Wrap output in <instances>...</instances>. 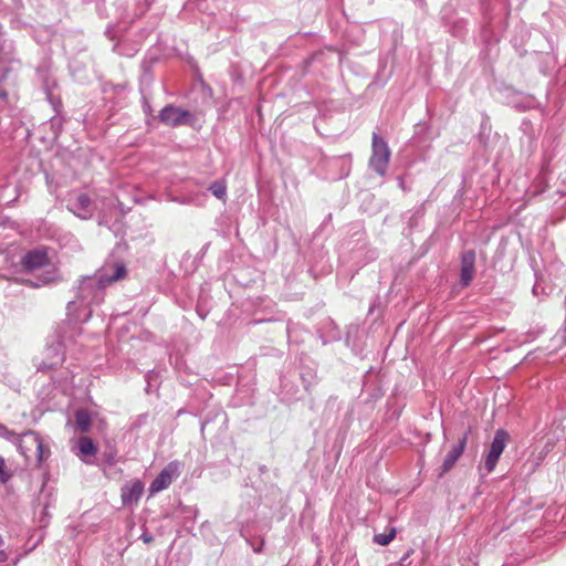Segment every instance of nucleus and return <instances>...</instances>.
<instances>
[{"label": "nucleus", "mask_w": 566, "mask_h": 566, "mask_svg": "<svg viewBox=\"0 0 566 566\" xmlns=\"http://www.w3.org/2000/svg\"><path fill=\"white\" fill-rule=\"evenodd\" d=\"M3 543V539H2V536L0 535V546L2 545Z\"/></svg>", "instance_id": "obj_27"}, {"label": "nucleus", "mask_w": 566, "mask_h": 566, "mask_svg": "<svg viewBox=\"0 0 566 566\" xmlns=\"http://www.w3.org/2000/svg\"><path fill=\"white\" fill-rule=\"evenodd\" d=\"M209 190L212 192V195L220 199V200H224L226 196H227V186L224 184V181L222 180H217L214 182H212L209 187Z\"/></svg>", "instance_id": "obj_17"}, {"label": "nucleus", "mask_w": 566, "mask_h": 566, "mask_svg": "<svg viewBox=\"0 0 566 566\" xmlns=\"http://www.w3.org/2000/svg\"><path fill=\"white\" fill-rule=\"evenodd\" d=\"M48 352H50V353H51V352H54L55 354H57V347H50V348L48 349ZM63 360H64V357H63V356H59V355H56V356H55V358H54L53 360H51L50 363L42 361V363L39 365L38 369H39V370H42V371H46V370H49V369H52V368H54V367H56V366L61 365V364L63 363Z\"/></svg>", "instance_id": "obj_15"}, {"label": "nucleus", "mask_w": 566, "mask_h": 566, "mask_svg": "<svg viewBox=\"0 0 566 566\" xmlns=\"http://www.w3.org/2000/svg\"><path fill=\"white\" fill-rule=\"evenodd\" d=\"M75 304V302H69L67 308L71 310V307Z\"/></svg>", "instance_id": "obj_26"}, {"label": "nucleus", "mask_w": 566, "mask_h": 566, "mask_svg": "<svg viewBox=\"0 0 566 566\" xmlns=\"http://www.w3.org/2000/svg\"><path fill=\"white\" fill-rule=\"evenodd\" d=\"M0 437L6 438L9 441L15 442L18 434L14 431L9 430L4 424L0 423Z\"/></svg>", "instance_id": "obj_19"}, {"label": "nucleus", "mask_w": 566, "mask_h": 566, "mask_svg": "<svg viewBox=\"0 0 566 566\" xmlns=\"http://www.w3.org/2000/svg\"><path fill=\"white\" fill-rule=\"evenodd\" d=\"M8 559V554L4 551H0V563H3Z\"/></svg>", "instance_id": "obj_22"}, {"label": "nucleus", "mask_w": 566, "mask_h": 566, "mask_svg": "<svg viewBox=\"0 0 566 566\" xmlns=\"http://www.w3.org/2000/svg\"><path fill=\"white\" fill-rule=\"evenodd\" d=\"M144 492V483L135 480L122 488V502L124 505L137 503Z\"/></svg>", "instance_id": "obj_11"}, {"label": "nucleus", "mask_w": 566, "mask_h": 566, "mask_svg": "<svg viewBox=\"0 0 566 566\" xmlns=\"http://www.w3.org/2000/svg\"><path fill=\"white\" fill-rule=\"evenodd\" d=\"M107 271V269H103V271L97 274L96 284H98L99 287H106L112 283L123 280L127 274L126 266L122 263L115 265L112 274H108Z\"/></svg>", "instance_id": "obj_12"}, {"label": "nucleus", "mask_w": 566, "mask_h": 566, "mask_svg": "<svg viewBox=\"0 0 566 566\" xmlns=\"http://www.w3.org/2000/svg\"><path fill=\"white\" fill-rule=\"evenodd\" d=\"M29 285L32 287H39L41 284L29 281Z\"/></svg>", "instance_id": "obj_25"}, {"label": "nucleus", "mask_w": 566, "mask_h": 566, "mask_svg": "<svg viewBox=\"0 0 566 566\" xmlns=\"http://www.w3.org/2000/svg\"><path fill=\"white\" fill-rule=\"evenodd\" d=\"M75 426L81 432H88L92 419L88 411L81 409L75 412Z\"/></svg>", "instance_id": "obj_13"}, {"label": "nucleus", "mask_w": 566, "mask_h": 566, "mask_svg": "<svg viewBox=\"0 0 566 566\" xmlns=\"http://www.w3.org/2000/svg\"><path fill=\"white\" fill-rule=\"evenodd\" d=\"M8 96V93L4 90H0V98L6 99Z\"/></svg>", "instance_id": "obj_24"}, {"label": "nucleus", "mask_w": 566, "mask_h": 566, "mask_svg": "<svg viewBox=\"0 0 566 566\" xmlns=\"http://www.w3.org/2000/svg\"><path fill=\"white\" fill-rule=\"evenodd\" d=\"M96 281L97 275L82 280L78 286V297L82 301L87 300L88 303H99L103 300V291L105 287H99Z\"/></svg>", "instance_id": "obj_7"}, {"label": "nucleus", "mask_w": 566, "mask_h": 566, "mask_svg": "<svg viewBox=\"0 0 566 566\" xmlns=\"http://www.w3.org/2000/svg\"><path fill=\"white\" fill-rule=\"evenodd\" d=\"M180 467L181 464L178 461L168 463L150 483L149 493L153 495L167 489L179 476Z\"/></svg>", "instance_id": "obj_4"}, {"label": "nucleus", "mask_w": 566, "mask_h": 566, "mask_svg": "<svg viewBox=\"0 0 566 566\" xmlns=\"http://www.w3.org/2000/svg\"><path fill=\"white\" fill-rule=\"evenodd\" d=\"M470 432H471V430L468 429L463 433L462 438L459 439L458 443L454 444L451 448V450L447 453V455H446V458L443 460V463L441 465V471L439 473V476H442L447 472H449L454 467V464L460 459V457L463 454L464 449H465L467 443H468V439H469Z\"/></svg>", "instance_id": "obj_8"}, {"label": "nucleus", "mask_w": 566, "mask_h": 566, "mask_svg": "<svg viewBox=\"0 0 566 566\" xmlns=\"http://www.w3.org/2000/svg\"><path fill=\"white\" fill-rule=\"evenodd\" d=\"M76 217L88 220L93 217L94 203L86 193H80L75 197L74 201L69 206Z\"/></svg>", "instance_id": "obj_9"}, {"label": "nucleus", "mask_w": 566, "mask_h": 566, "mask_svg": "<svg viewBox=\"0 0 566 566\" xmlns=\"http://www.w3.org/2000/svg\"><path fill=\"white\" fill-rule=\"evenodd\" d=\"M373 153L369 159V167L379 175H385L390 159V149L377 133H373Z\"/></svg>", "instance_id": "obj_2"}, {"label": "nucleus", "mask_w": 566, "mask_h": 566, "mask_svg": "<svg viewBox=\"0 0 566 566\" xmlns=\"http://www.w3.org/2000/svg\"><path fill=\"white\" fill-rule=\"evenodd\" d=\"M262 548H263V541H261L260 545H256V547H255V546H253V551H254L255 553H261V552H262Z\"/></svg>", "instance_id": "obj_23"}, {"label": "nucleus", "mask_w": 566, "mask_h": 566, "mask_svg": "<svg viewBox=\"0 0 566 566\" xmlns=\"http://www.w3.org/2000/svg\"><path fill=\"white\" fill-rule=\"evenodd\" d=\"M24 272L31 273L35 270L46 268L51 264L46 248H36L28 251L20 261Z\"/></svg>", "instance_id": "obj_5"}, {"label": "nucleus", "mask_w": 566, "mask_h": 566, "mask_svg": "<svg viewBox=\"0 0 566 566\" xmlns=\"http://www.w3.org/2000/svg\"><path fill=\"white\" fill-rule=\"evenodd\" d=\"M475 269V252L467 250L461 254L460 282L462 286H468L473 280Z\"/></svg>", "instance_id": "obj_10"}, {"label": "nucleus", "mask_w": 566, "mask_h": 566, "mask_svg": "<svg viewBox=\"0 0 566 566\" xmlns=\"http://www.w3.org/2000/svg\"><path fill=\"white\" fill-rule=\"evenodd\" d=\"M397 531L395 527H391L388 533L384 534H375L374 535V543L386 546L388 545L395 537H396Z\"/></svg>", "instance_id": "obj_16"}, {"label": "nucleus", "mask_w": 566, "mask_h": 566, "mask_svg": "<svg viewBox=\"0 0 566 566\" xmlns=\"http://www.w3.org/2000/svg\"><path fill=\"white\" fill-rule=\"evenodd\" d=\"M78 450L83 455L94 457L97 453V448L93 440L88 437H81L78 439Z\"/></svg>", "instance_id": "obj_14"}, {"label": "nucleus", "mask_w": 566, "mask_h": 566, "mask_svg": "<svg viewBox=\"0 0 566 566\" xmlns=\"http://www.w3.org/2000/svg\"><path fill=\"white\" fill-rule=\"evenodd\" d=\"M140 538L146 544H150L154 541L153 535H150L149 533H146V532L142 534Z\"/></svg>", "instance_id": "obj_21"}, {"label": "nucleus", "mask_w": 566, "mask_h": 566, "mask_svg": "<svg viewBox=\"0 0 566 566\" xmlns=\"http://www.w3.org/2000/svg\"><path fill=\"white\" fill-rule=\"evenodd\" d=\"M11 474L6 471L4 459L0 455V482L6 483L10 480Z\"/></svg>", "instance_id": "obj_20"}, {"label": "nucleus", "mask_w": 566, "mask_h": 566, "mask_svg": "<svg viewBox=\"0 0 566 566\" xmlns=\"http://www.w3.org/2000/svg\"><path fill=\"white\" fill-rule=\"evenodd\" d=\"M18 446L20 453L25 458H30V453L33 452L36 458V463L41 464L45 458V449L43 441L39 433L32 430H28L22 434H18V440L14 442Z\"/></svg>", "instance_id": "obj_1"}, {"label": "nucleus", "mask_w": 566, "mask_h": 566, "mask_svg": "<svg viewBox=\"0 0 566 566\" xmlns=\"http://www.w3.org/2000/svg\"><path fill=\"white\" fill-rule=\"evenodd\" d=\"M158 117L165 125L176 127L187 124L191 114L188 111H184L174 105H167L159 112Z\"/></svg>", "instance_id": "obj_6"}, {"label": "nucleus", "mask_w": 566, "mask_h": 566, "mask_svg": "<svg viewBox=\"0 0 566 566\" xmlns=\"http://www.w3.org/2000/svg\"><path fill=\"white\" fill-rule=\"evenodd\" d=\"M60 280H61V277L59 276V269L55 265H52L51 270L46 271L40 277V281H41L42 285L52 283V282H56V281H60Z\"/></svg>", "instance_id": "obj_18"}, {"label": "nucleus", "mask_w": 566, "mask_h": 566, "mask_svg": "<svg viewBox=\"0 0 566 566\" xmlns=\"http://www.w3.org/2000/svg\"><path fill=\"white\" fill-rule=\"evenodd\" d=\"M509 438V433L504 429H499L495 431L493 441L490 446L483 464V469L485 470L486 474L491 473L495 469L496 463L506 447Z\"/></svg>", "instance_id": "obj_3"}]
</instances>
